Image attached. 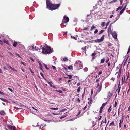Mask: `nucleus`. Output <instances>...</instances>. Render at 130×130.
<instances>
[{
	"mask_svg": "<svg viewBox=\"0 0 130 130\" xmlns=\"http://www.w3.org/2000/svg\"><path fill=\"white\" fill-rule=\"evenodd\" d=\"M53 48H51L50 46H48L45 44L44 47L42 48V52L43 53L49 54L53 52Z\"/></svg>",
	"mask_w": 130,
	"mask_h": 130,
	"instance_id": "nucleus-1",
	"label": "nucleus"
},
{
	"mask_svg": "<svg viewBox=\"0 0 130 130\" xmlns=\"http://www.w3.org/2000/svg\"><path fill=\"white\" fill-rule=\"evenodd\" d=\"M103 80L104 79H103L100 82V83H98L97 86H96V88L98 89L97 93H99L101 91L102 88V85Z\"/></svg>",
	"mask_w": 130,
	"mask_h": 130,
	"instance_id": "nucleus-2",
	"label": "nucleus"
},
{
	"mask_svg": "<svg viewBox=\"0 0 130 130\" xmlns=\"http://www.w3.org/2000/svg\"><path fill=\"white\" fill-rule=\"evenodd\" d=\"M60 6V4H52L50 7V8L48 9L53 10L57 9Z\"/></svg>",
	"mask_w": 130,
	"mask_h": 130,
	"instance_id": "nucleus-3",
	"label": "nucleus"
},
{
	"mask_svg": "<svg viewBox=\"0 0 130 130\" xmlns=\"http://www.w3.org/2000/svg\"><path fill=\"white\" fill-rule=\"evenodd\" d=\"M69 18L68 17L64 16L63 17V19L62 21V23H67L69 22Z\"/></svg>",
	"mask_w": 130,
	"mask_h": 130,
	"instance_id": "nucleus-4",
	"label": "nucleus"
},
{
	"mask_svg": "<svg viewBox=\"0 0 130 130\" xmlns=\"http://www.w3.org/2000/svg\"><path fill=\"white\" fill-rule=\"evenodd\" d=\"M104 37L105 35H103L100 39L96 40L95 41L96 42H101L103 40Z\"/></svg>",
	"mask_w": 130,
	"mask_h": 130,
	"instance_id": "nucleus-5",
	"label": "nucleus"
},
{
	"mask_svg": "<svg viewBox=\"0 0 130 130\" xmlns=\"http://www.w3.org/2000/svg\"><path fill=\"white\" fill-rule=\"evenodd\" d=\"M46 3L47 7L48 9L49 8H50V7L52 4L50 3V0H46Z\"/></svg>",
	"mask_w": 130,
	"mask_h": 130,
	"instance_id": "nucleus-6",
	"label": "nucleus"
},
{
	"mask_svg": "<svg viewBox=\"0 0 130 130\" xmlns=\"http://www.w3.org/2000/svg\"><path fill=\"white\" fill-rule=\"evenodd\" d=\"M123 116L122 117L121 119L120 120L119 123V128H121V125L123 124Z\"/></svg>",
	"mask_w": 130,
	"mask_h": 130,
	"instance_id": "nucleus-7",
	"label": "nucleus"
},
{
	"mask_svg": "<svg viewBox=\"0 0 130 130\" xmlns=\"http://www.w3.org/2000/svg\"><path fill=\"white\" fill-rule=\"evenodd\" d=\"M7 127L10 130H16V128L15 127L9 125L7 126Z\"/></svg>",
	"mask_w": 130,
	"mask_h": 130,
	"instance_id": "nucleus-8",
	"label": "nucleus"
},
{
	"mask_svg": "<svg viewBox=\"0 0 130 130\" xmlns=\"http://www.w3.org/2000/svg\"><path fill=\"white\" fill-rule=\"evenodd\" d=\"M120 81H119V83L118 85V88L116 90V92L118 91V93L119 94V92L120 90L121 87L120 86Z\"/></svg>",
	"mask_w": 130,
	"mask_h": 130,
	"instance_id": "nucleus-9",
	"label": "nucleus"
},
{
	"mask_svg": "<svg viewBox=\"0 0 130 130\" xmlns=\"http://www.w3.org/2000/svg\"><path fill=\"white\" fill-rule=\"evenodd\" d=\"M111 24H110L109 26V27L108 28V31L109 33L110 32V33H111L112 32V30H111Z\"/></svg>",
	"mask_w": 130,
	"mask_h": 130,
	"instance_id": "nucleus-10",
	"label": "nucleus"
},
{
	"mask_svg": "<svg viewBox=\"0 0 130 130\" xmlns=\"http://www.w3.org/2000/svg\"><path fill=\"white\" fill-rule=\"evenodd\" d=\"M47 82L50 85V86L52 87L53 88H56V87L54 85H52V84H51V83H53L52 82V81L49 82L48 81H47Z\"/></svg>",
	"mask_w": 130,
	"mask_h": 130,
	"instance_id": "nucleus-11",
	"label": "nucleus"
},
{
	"mask_svg": "<svg viewBox=\"0 0 130 130\" xmlns=\"http://www.w3.org/2000/svg\"><path fill=\"white\" fill-rule=\"evenodd\" d=\"M107 99H109L112 95V94L109 92L107 94Z\"/></svg>",
	"mask_w": 130,
	"mask_h": 130,
	"instance_id": "nucleus-12",
	"label": "nucleus"
},
{
	"mask_svg": "<svg viewBox=\"0 0 130 130\" xmlns=\"http://www.w3.org/2000/svg\"><path fill=\"white\" fill-rule=\"evenodd\" d=\"M92 98L91 97L88 99V100L89 101V102L88 103V104L90 105L92 103Z\"/></svg>",
	"mask_w": 130,
	"mask_h": 130,
	"instance_id": "nucleus-13",
	"label": "nucleus"
},
{
	"mask_svg": "<svg viewBox=\"0 0 130 130\" xmlns=\"http://www.w3.org/2000/svg\"><path fill=\"white\" fill-rule=\"evenodd\" d=\"M112 35L113 37L115 38H117V34L116 33L114 32L112 33Z\"/></svg>",
	"mask_w": 130,
	"mask_h": 130,
	"instance_id": "nucleus-14",
	"label": "nucleus"
},
{
	"mask_svg": "<svg viewBox=\"0 0 130 130\" xmlns=\"http://www.w3.org/2000/svg\"><path fill=\"white\" fill-rule=\"evenodd\" d=\"M96 53H93L91 55L92 56V58L93 59H95V56L96 55Z\"/></svg>",
	"mask_w": 130,
	"mask_h": 130,
	"instance_id": "nucleus-15",
	"label": "nucleus"
},
{
	"mask_svg": "<svg viewBox=\"0 0 130 130\" xmlns=\"http://www.w3.org/2000/svg\"><path fill=\"white\" fill-rule=\"evenodd\" d=\"M123 4L121 6H120L117 8L116 10V11H117L119 10H121L123 7Z\"/></svg>",
	"mask_w": 130,
	"mask_h": 130,
	"instance_id": "nucleus-16",
	"label": "nucleus"
},
{
	"mask_svg": "<svg viewBox=\"0 0 130 130\" xmlns=\"http://www.w3.org/2000/svg\"><path fill=\"white\" fill-rule=\"evenodd\" d=\"M5 114V112L4 111L1 110L0 111V115H3Z\"/></svg>",
	"mask_w": 130,
	"mask_h": 130,
	"instance_id": "nucleus-17",
	"label": "nucleus"
},
{
	"mask_svg": "<svg viewBox=\"0 0 130 130\" xmlns=\"http://www.w3.org/2000/svg\"><path fill=\"white\" fill-rule=\"evenodd\" d=\"M45 126H46V125H45L44 126L43 125L41 124L40 125V129H41L42 128H43L44 127H45Z\"/></svg>",
	"mask_w": 130,
	"mask_h": 130,
	"instance_id": "nucleus-18",
	"label": "nucleus"
},
{
	"mask_svg": "<svg viewBox=\"0 0 130 130\" xmlns=\"http://www.w3.org/2000/svg\"><path fill=\"white\" fill-rule=\"evenodd\" d=\"M68 68L69 70H73V66L72 65H70L68 67Z\"/></svg>",
	"mask_w": 130,
	"mask_h": 130,
	"instance_id": "nucleus-19",
	"label": "nucleus"
},
{
	"mask_svg": "<svg viewBox=\"0 0 130 130\" xmlns=\"http://www.w3.org/2000/svg\"><path fill=\"white\" fill-rule=\"evenodd\" d=\"M3 42L4 43H6L7 44H8L9 42L8 40H3Z\"/></svg>",
	"mask_w": 130,
	"mask_h": 130,
	"instance_id": "nucleus-20",
	"label": "nucleus"
},
{
	"mask_svg": "<svg viewBox=\"0 0 130 130\" xmlns=\"http://www.w3.org/2000/svg\"><path fill=\"white\" fill-rule=\"evenodd\" d=\"M66 113H65V114L64 115H63V116H61L60 117V119H62L65 117H66V116H68L67 115V114H66Z\"/></svg>",
	"mask_w": 130,
	"mask_h": 130,
	"instance_id": "nucleus-21",
	"label": "nucleus"
},
{
	"mask_svg": "<svg viewBox=\"0 0 130 130\" xmlns=\"http://www.w3.org/2000/svg\"><path fill=\"white\" fill-rule=\"evenodd\" d=\"M96 27L94 26V25H93L91 27V29H90V31H92Z\"/></svg>",
	"mask_w": 130,
	"mask_h": 130,
	"instance_id": "nucleus-22",
	"label": "nucleus"
},
{
	"mask_svg": "<svg viewBox=\"0 0 130 130\" xmlns=\"http://www.w3.org/2000/svg\"><path fill=\"white\" fill-rule=\"evenodd\" d=\"M35 50H37V51H39L40 50V49L39 48L37 47L36 46H35L34 48Z\"/></svg>",
	"mask_w": 130,
	"mask_h": 130,
	"instance_id": "nucleus-23",
	"label": "nucleus"
},
{
	"mask_svg": "<svg viewBox=\"0 0 130 130\" xmlns=\"http://www.w3.org/2000/svg\"><path fill=\"white\" fill-rule=\"evenodd\" d=\"M17 43L15 41L14 42V43L13 44V46L14 47H16L17 46Z\"/></svg>",
	"mask_w": 130,
	"mask_h": 130,
	"instance_id": "nucleus-24",
	"label": "nucleus"
},
{
	"mask_svg": "<svg viewBox=\"0 0 130 130\" xmlns=\"http://www.w3.org/2000/svg\"><path fill=\"white\" fill-rule=\"evenodd\" d=\"M107 104V102H106L105 103H104L102 104V106L104 108V107Z\"/></svg>",
	"mask_w": 130,
	"mask_h": 130,
	"instance_id": "nucleus-25",
	"label": "nucleus"
},
{
	"mask_svg": "<svg viewBox=\"0 0 130 130\" xmlns=\"http://www.w3.org/2000/svg\"><path fill=\"white\" fill-rule=\"evenodd\" d=\"M105 60V59L104 58H103V59H101L100 61H101L100 63H103L104 62Z\"/></svg>",
	"mask_w": 130,
	"mask_h": 130,
	"instance_id": "nucleus-26",
	"label": "nucleus"
},
{
	"mask_svg": "<svg viewBox=\"0 0 130 130\" xmlns=\"http://www.w3.org/2000/svg\"><path fill=\"white\" fill-rule=\"evenodd\" d=\"M103 107H102V106H101V107L100 108V111H99V112L100 113H102V109H103Z\"/></svg>",
	"mask_w": 130,
	"mask_h": 130,
	"instance_id": "nucleus-27",
	"label": "nucleus"
},
{
	"mask_svg": "<svg viewBox=\"0 0 130 130\" xmlns=\"http://www.w3.org/2000/svg\"><path fill=\"white\" fill-rule=\"evenodd\" d=\"M104 30H101L100 32H99V35H100V34H101L103 33L104 32Z\"/></svg>",
	"mask_w": 130,
	"mask_h": 130,
	"instance_id": "nucleus-28",
	"label": "nucleus"
},
{
	"mask_svg": "<svg viewBox=\"0 0 130 130\" xmlns=\"http://www.w3.org/2000/svg\"><path fill=\"white\" fill-rule=\"evenodd\" d=\"M121 74L120 73H118V76L117 77V78H118V79H119L120 77V75H121Z\"/></svg>",
	"mask_w": 130,
	"mask_h": 130,
	"instance_id": "nucleus-29",
	"label": "nucleus"
},
{
	"mask_svg": "<svg viewBox=\"0 0 130 130\" xmlns=\"http://www.w3.org/2000/svg\"><path fill=\"white\" fill-rule=\"evenodd\" d=\"M114 125V121H113L111 123H110L109 126H113V125Z\"/></svg>",
	"mask_w": 130,
	"mask_h": 130,
	"instance_id": "nucleus-30",
	"label": "nucleus"
},
{
	"mask_svg": "<svg viewBox=\"0 0 130 130\" xmlns=\"http://www.w3.org/2000/svg\"><path fill=\"white\" fill-rule=\"evenodd\" d=\"M54 91H57V92H58L59 93H62L63 92L61 90H55Z\"/></svg>",
	"mask_w": 130,
	"mask_h": 130,
	"instance_id": "nucleus-31",
	"label": "nucleus"
},
{
	"mask_svg": "<svg viewBox=\"0 0 130 130\" xmlns=\"http://www.w3.org/2000/svg\"><path fill=\"white\" fill-rule=\"evenodd\" d=\"M50 109L52 110H57L58 109V108H50Z\"/></svg>",
	"mask_w": 130,
	"mask_h": 130,
	"instance_id": "nucleus-32",
	"label": "nucleus"
},
{
	"mask_svg": "<svg viewBox=\"0 0 130 130\" xmlns=\"http://www.w3.org/2000/svg\"><path fill=\"white\" fill-rule=\"evenodd\" d=\"M105 22H103L102 23V24H101V25L103 27L105 26Z\"/></svg>",
	"mask_w": 130,
	"mask_h": 130,
	"instance_id": "nucleus-33",
	"label": "nucleus"
},
{
	"mask_svg": "<svg viewBox=\"0 0 130 130\" xmlns=\"http://www.w3.org/2000/svg\"><path fill=\"white\" fill-rule=\"evenodd\" d=\"M67 110V109H62L59 112H63L65 111L66 110Z\"/></svg>",
	"mask_w": 130,
	"mask_h": 130,
	"instance_id": "nucleus-34",
	"label": "nucleus"
},
{
	"mask_svg": "<svg viewBox=\"0 0 130 130\" xmlns=\"http://www.w3.org/2000/svg\"><path fill=\"white\" fill-rule=\"evenodd\" d=\"M63 60L64 61H67L68 60V59L66 57H65L63 59Z\"/></svg>",
	"mask_w": 130,
	"mask_h": 130,
	"instance_id": "nucleus-35",
	"label": "nucleus"
},
{
	"mask_svg": "<svg viewBox=\"0 0 130 130\" xmlns=\"http://www.w3.org/2000/svg\"><path fill=\"white\" fill-rule=\"evenodd\" d=\"M40 74L41 75V76H42V77H43V78L44 79H45V80H47L46 79L44 78L43 74V73H40Z\"/></svg>",
	"mask_w": 130,
	"mask_h": 130,
	"instance_id": "nucleus-36",
	"label": "nucleus"
},
{
	"mask_svg": "<svg viewBox=\"0 0 130 130\" xmlns=\"http://www.w3.org/2000/svg\"><path fill=\"white\" fill-rule=\"evenodd\" d=\"M121 71H122V68H120L119 69V70L118 71V73H120H120L121 74Z\"/></svg>",
	"mask_w": 130,
	"mask_h": 130,
	"instance_id": "nucleus-37",
	"label": "nucleus"
},
{
	"mask_svg": "<svg viewBox=\"0 0 130 130\" xmlns=\"http://www.w3.org/2000/svg\"><path fill=\"white\" fill-rule=\"evenodd\" d=\"M111 106L109 108L108 110V112H109V113L111 111Z\"/></svg>",
	"mask_w": 130,
	"mask_h": 130,
	"instance_id": "nucleus-38",
	"label": "nucleus"
},
{
	"mask_svg": "<svg viewBox=\"0 0 130 130\" xmlns=\"http://www.w3.org/2000/svg\"><path fill=\"white\" fill-rule=\"evenodd\" d=\"M124 11L122 9V10H121L120 11L119 14L121 15L123 13Z\"/></svg>",
	"mask_w": 130,
	"mask_h": 130,
	"instance_id": "nucleus-39",
	"label": "nucleus"
},
{
	"mask_svg": "<svg viewBox=\"0 0 130 130\" xmlns=\"http://www.w3.org/2000/svg\"><path fill=\"white\" fill-rule=\"evenodd\" d=\"M80 90V87H79L77 90V92L78 93L79 92Z\"/></svg>",
	"mask_w": 130,
	"mask_h": 130,
	"instance_id": "nucleus-40",
	"label": "nucleus"
},
{
	"mask_svg": "<svg viewBox=\"0 0 130 130\" xmlns=\"http://www.w3.org/2000/svg\"><path fill=\"white\" fill-rule=\"evenodd\" d=\"M85 88H84V92L83 93L82 95V97H84V94H85Z\"/></svg>",
	"mask_w": 130,
	"mask_h": 130,
	"instance_id": "nucleus-41",
	"label": "nucleus"
},
{
	"mask_svg": "<svg viewBox=\"0 0 130 130\" xmlns=\"http://www.w3.org/2000/svg\"><path fill=\"white\" fill-rule=\"evenodd\" d=\"M8 67L10 69L12 70V67L11 66H9V65L8 64L7 65Z\"/></svg>",
	"mask_w": 130,
	"mask_h": 130,
	"instance_id": "nucleus-42",
	"label": "nucleus"
},
{
	"mask_svg": "<svg viewBox=\"0 0 130 130\" xmlns=\"http://www.w3.org/2000/svg\"><path fill=\"white\" fill-rule=\"evenodd\" d=\"M28 69L30 70L31 73L32 74H33L34 73V72H32V71L31 69V68H29Z\"/></svg>",
	"mask_w": 130,
	"mask_h": 130,
	"instance_id": "nucleus-43",
	"label": "nucleus"
},
{
	"mask_svg": "<svg viewBox=\"0 0 130 130\" xmlns=\"http://www.w3.org/2000/svg\"><path fill=\"white\" fill-rule=\"evenodd\" d=\"M44 67L46 69L48 70L49 69V68L47 67V65H45L44 66Z\"/></svg>",
	"mask_w": 130,
	"mask_h": 130,
	"instance_id": "nucleus-44",
	"label": "nucleus"
},
{
	"mask_svg": "<svg viewBox=\"0 0 130 130\" xmlns=\"http://www.w3.org/2000/svg\"><path fill=\"white\" fill-rule=\"evenodd\" d=\"M120 5H121L123 3V0H120Z\"/></svg>",
	"mask_w": 130,
	"mask_h": 130,
	"instance_id": "nucleus-45",
	"label": "nucleus"
},
{
	"mask_svg": "<svg viewBox=\"0 0 130 130\" xmlns=\"http://www.w3.org/2000/svg\"><path fill=\"white\" fill-rule=\"evenodd\" d=\"M98 32V30L97 29H96L94 31V34H96Z\"/></svg>",
	"mask_w": 130,
	"mask_h": 130,
	"instance_id": "nucleus-46",
	"label": "nucleus"
},
{
	"mask_svg": "<svg viewBox=\"0 0 130 130\" xmlns=\"http://www.w3.org/2000/svg\"><path fill=\"white\" fill-rule=\"evenodd\" d=\"M3 68L4 69V70H7V69L6 67L4 66L3 67Z\"/></svg>",
	"mask_w": 130,
	"mask_h": 130,
	"instance_id": "nucleus-47",
	"label": "nucleus"
},
{
	"mask_svg": "<svg viewBox=\"0 0 130 130\" xmlns=\"http://www.w3.org/2000/svg\"><path fill=\"white\" fill-rule=\"evenodd\" d=\"M30 59L33 62H34V60L33 59V58L31 57H30Z\"/></svg>",
	"mask_w": 130,
	"mask_h": 130,
	"instance_id": "nucleus-48",
	"label": "nucleus"
},
{
	"mask_svg": "<svg viewBox=\"0 0 130 130\" xmlns=\"http://www.w3.org/2000/svg\"><path fill=\"white\" fill-rule=\"evenodd\" d=\"M62 69L63 70H65L66 71L67 70V68L64 66H63Z\"/></svg>",
	"mask_w": 130,
	"mask_h": 130,
	"instance_id": "nucleus-49",
	"label": "nucleus"
},
{
	"mask_svg": "<svg viewBox=\"0 0 130 130\" xmlns=\"http://www.w3.org/2000/svg\"><path fill=\"white\" fill-rule=\"evenodd\" d=\"M68 76H69V79H70L71 78H72V76L71 75H68Z\"/></svg>",
	"mask_w": 130,
	"mask_h": 130,
	"instance_id": "nucleus-50",
	"label": "nucleus"
},
{
	"mask_svg": "<svg viewBox=\"0 0 130 130\" xmlns=\"http://www.w3.org/2000/svg\"><path fill=\"white\" fill-rule=\"evenodd\" d=\"M42 68H43V67H42V66H40V69L41 70H42V71H43Z\"/></svg>",
	"mask_w": 130,
	"mask_h": 130,
	"instance_id": "nucleus-51",
	"label": "nucleus"
},
{
	"mask_svg": "<svg viewBox=\"0 0 130 130\" xmlns=\"http://www.w3.org/2000/svg\"><path fill=\"white\" fill-rule=\"evenodd\" d=\"M111 80H113V81H114L115 80V78L112 77L110 79Z\"/></svg>",
	"mask_w": 130,
	"mask_h": 130,
	"instance_id": "nucleus-52",
	"label": "nucleus"
},
{
	"mask_svg": "<svg viewBox=\"0 0 130 130\" xmlns=\"http://www.w3.org/2000/svg\"><path fill=\"white\" fill-rule=\"evenodd\" d=\"M107 63L108 65V66H109L110 65V62H107Z\"/></svg>",
	"mask_w": 130,
	"mask_h": 130,
	"instance_id": "nucleus-53",
	"label": "nucleus"
},
{
	"mask_svg": "<svg viewBox=\"0 0 130 130\" xmlns=\"http://www.w3.org/2000/svg\"><path fill=\"white\" fill-rule=\"evenodd\" d=\"M109 58H108L107 59V60H106V63H107V62H109Z\"/></svg>",
	"mask_w": 130,
	"mask_h": 130,
	"instance_id": "nucleus-54",
	"label": "nucleus"
},
{
	"mask_svg": "<svg viewBox=\"0 0 130 130\" xmlns=\"http://www.w3.org/2000/svg\"><path fill=\"white\" fill-rule=\"evenodd\" d=\"M117 102H116L115 101L114 107H115L116 106H117Z\"/></svg>",
	"mask_w": 130,
	"mask_h": 130,
	"instance_id": "nucleus-55",
	"label": "nucleus"
},
{
	"mask_svg": "<svg viewBox=\"0 0 130 130\" xmlns=\"http://www.w3.org/2000/svg\"><path fill=\"white\" fill-rule=\"evenodd\" d=\"M87 108V105H86L83 108V110H85Z\"/></svg>",
	"mask_w": 130,
	"mask_h": 130,
	"instance_id": "nucleus-56",
	"label": "nucleus"
},
{
	"mask_svg": "<svg viewBox=\"0 0 130 130\" xmlns=\"http://www.w3.org/2000/svg\"><path fill=\"white\" fill-rule=\"evenodd\" d=\"M81 112V110H79L78 113L77 114V115H76V116H77L79 115Z\"/></svg>",
	"mask_w": 130,
	"mask_h": 130,
	"instance_id": "nucleus-57",
	"label": "nucleus"
},
{
	"mask_svg": "<svg viewBox=\"0 0 130 130\" xmlns=\"http://www.w3.org/2000/svg\"><path fill=\"white\" fill-rule=\"evenodd\" d=\"M126 7V5H125L124 6V7L123 8V9H122L124 10V11L125 10Z\"/></svg>",
	"mask_w": 130,
	"mask_h": 130,
	"instance_id": "nucleus-58",
	"label": "nucleus"
},
{
	"mask_svg": "<svg viewBox=\"0 0 130 130\" xmlns=\"http://www.w3.org/2000/svg\"><path fill=\"white\" fill-rule=\"evenodd\" d=\"M102 73V71H100L99 72V73H98V75H100V74H101Z\"/></svg>",
	"mask_w": 130,
	"mask_h": 130,
	"instance_id": "nucleus-59",
	"label": "nucleus"
},
{
	"mask_svg": "<svg viewBox=\"0 0 130 130\" xmlns=\"http://www.w3.org/2000/svg\"><path fill=\"white\" fill-rule=\"evenodd\" d=\"M82 49L84 50L85 51H86V47H82Z\"/></svg>",
	"mask_w": 130,
	"mask_h": 130,
	"instance_id": "nucleus-60",
	"label": "nucleus"
},
{
	"mask_svg": "<svg viewBox=\"0 0 130 130\" xmlns=\"http://www.w3.org/2000/svg\"><path fill=\"white\" fill-rule=\"evenodd\" d=\"M109 22H107V23H106V26H107L108 25Z\"/></svg>",
	"mask_w": 130,
	"mask_h": 130,
	"instance_id": "nucleus-61",
	"label": "nucleus"
},
{
	"mask_svg": "<svg viewBox=\"0 0 130 130\" xmlns=\"http://www.w3.org/2000/svg\"><path fill=\"white\" fill-rule=\"evenodd\" d=\"M52 68H53V69H55V70H56V67L53 66H52Z\"/></svg>",
	"mask_w": 130,
	"mask_h": 130,
	"instance_id": "nucleus-62",
	"label": "nucleus"
},
{
	"mask_svg": "<svg viewBox=\"0 0 130 130\" xmlns=\"http://www.w3.org/2000/svg\"><path fill=\"white\" fill-rule=\"evenodd\" d=\"M8 89L10 91H11V92H13V90L10 88H8Z\"/></svg>",
	"mask_w": 130,
	"mask_h": 130,
	"instance_id": "nucleus-63",
	"label": "nucleus"
},
{
	"mask_svg": "<svg viewBox=\"0 0 130 130\" xmlns=\"http://www.w3.org/2000/svg\"><path fill=\"white\" fill-rule=\"evenodd\" d=\"M4 94V93L3 92L0 91V94L3 95Z\"/></svg>",
	"mask_w": 130,
	"mask_h": 130,
	"instance_id": "nucleus-64",
	"label": "nucleus"
}]
</instances>
